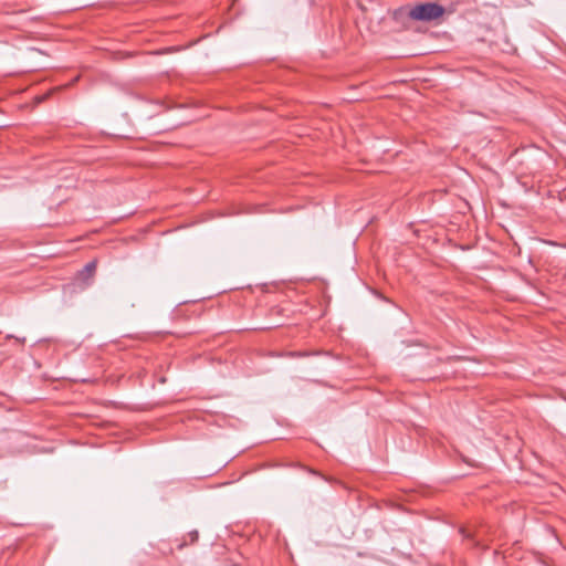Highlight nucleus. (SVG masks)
Returning a JSON list of instances; mask_svg holds the SVG:
<instances>
[{
	"label": "nucleus",
	"mask_w": 566,
	"mask_h": 566,
	"mask_svg": "<svg viewBox=\"0 0 566 566\" xmlns=\"http://www.w3.org/2000/svg\"><path fill=\"white\" fill-rule=\"evenodd\" d=\"M96 270V262H88L84 269L78 273V277L85 282L86 285H90V281L93 279Z\"/></svg>",
	"instance_id": "nucleus-2"
},
{
	"label": "nucleus",
	"mask_w": 566,
	"mask_h": 566,
	"mask_svg": "<svg viewBox=\"0 0 566 566\" xmlns=\"http://www.w3.org/2000/svg\"><path fill=\"white\" fill-rule=\"evenodd\" d=\"M444 8L436 2H424L408 9L407 15L415 21L430 22L441 18Z\"/></svg>",
	"instance_id": "nucleus-1"
}]
</instances>
